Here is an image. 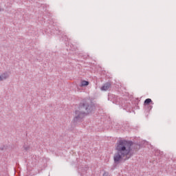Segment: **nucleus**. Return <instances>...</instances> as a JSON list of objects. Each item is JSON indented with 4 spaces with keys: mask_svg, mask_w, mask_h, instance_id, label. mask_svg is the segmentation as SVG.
<instances>
[{
    "mask_svg": "<svg viewBox=\"0 0 176 176\" xmlns=\"http://www.w3.org/2000/svg\"><path fill=\"white\" fill-rule=\"evenodd\" d=\"M133 142L120 140L116 144V153L113 156L114 163L119 164L121 162H124L130 159L131 156V148Z\"/></svg>",
    "mask_w": 176,
    "mask_h": 176,
    "instance_id": "1",
    "label": "nucleus"
},
{
    "mask_svg": "<svg viewBox=\"0 0 176 176\" xmlns=\"http://www.w3.org/2000/svg\"><path fill=\"white\" fill-rule=\"evenodd\" d=\"M89 81L81 80L80 87H86V86H89Z\"/></svg>",
    "mask_w": 176,
    "mask_h": 176,
    "instance_id": "4",
    "label": "nucleus"
},
{
    "mask_svg": "<svg viewBox=\"0 0 176 176\" xmlns=\"http://www.w3.org/2000/svg\"><path fill=\"white\" fill-rule=\"evenodd\" d=\"M151 102H152V99L151 98H147L144 100V105H149V104H151Z\"/></svg>",
    "mask_w": 176,
    "mask_h": 176,
    "instance_id": "5",
    "label": "nucleus"
},
{
    "mask_svg": "<svg viewBox=\"0 0 176 176\" xmlns=\"http://www.w3.org/2000/svg\"><path fill=\"white\" fill-rule=\"evenodd\" d=\"M90 106L87 104H82L79 107L78 109L76 111V117L74 118L75 122H80L86 115L90 113Z\"/></svg>",
    "mask_w": 176,
    "mask_h": 176,
    "instance_id": "2",
    "label": "nucleus"
},
{
    "mask_svg": "<svg viewBox=\"0 0 176 176\" xmlns=\"http://www.w3.org/2000/svg\"><path fill=\"white\" fill-rule=\"evenodd\" d=\"M103 176H111V175H109V173L108 172H104V174H103Z\"/></svg>",
    "mask_w": 176,
    "mask_h": 176,
    "instance_id": "7",
    "label": "nucleus"
},
{
    "mask_svg": "<svg viewBox=\"0 0 176 176\" xmlns=\"http://www.w3.org/2000/svg\"><path fill=\"white\" fill-rule=\"evenodd\" d=\"M8 74H3L1 76H0V81L4 80V79H6L8 78Z\"/></svg>",
    "mask_w": 176,
    "mask_h": 176,
    "instance_id": "6",
    "label": "nucleus"
},
{
    "mask_svg": "<svg viewBox=\"0 0 176 176\" xmlns=\"http://www.w3.org/2000/svg\"><path fill=\"white\" fill-rule=\"evenodd\" d=\"M111 88V83L107 82L106 84H104L102 87H101V90L102 91H107V90H108L109 89Z\"/></svg>",
    "mask_w": 176,
    "mask_h": 176,
    "instance_id": "3",
    "label": "nucleus"
}]
</instances>
